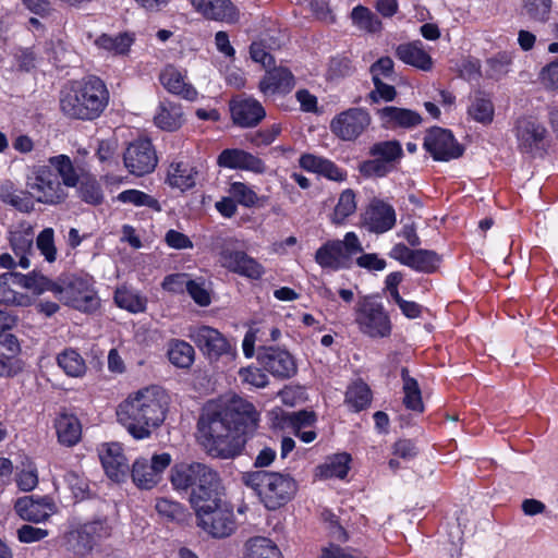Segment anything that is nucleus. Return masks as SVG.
Segmentation results:
<instances>
[{
	"mask_svg": "<svg viewBox=\"0 0 558 558\" xmlns=\"http://www.w3.org/2000/svg\"><path fill=\"white\" fill-rule=\"evenodd\" d=\"M34 234L27 230H16L11 232L10 243L14 254L20 258L19 265L26 269L29 267L27 253L32 251Z\"/></svg>",
	"mask_w": 558,
	"mask_h": 558,
	"instance_id": "obj_38",
	"label": "nucleus"
},
{
	"mask_svg": "<svg viewBox=\"0 0 558 558\" xmlns=\"http://www.w3.org/2000/svg\"><path fill=\"white\" fill-rule=\"evenodd\" d=\"M189 338L210 360H218L231 350L229 341L222 333L209 326L191 327Z\"/></svg>",
	"mask_w": 558,
	"mask_h": 558,
	"instance_id": "obj_17",
	"label": "nucleus"
},
{
	"mask_svg": "<svg viewBox=\"0 0 558 558\" xmlns=\"http://www.w3.org/2000/svg\"><path fill=\"white\" fill-rule=\"evenodd\" d=\"M229 192L233 199L245 207L255 205L257 201L256 193L242 182H233Z\"/></svg>",
	"mask_w": 558,
	"mask_h": 558,
	"instance_id": "obj_59",
	"label": "nucleus"
},
{
	"mask_svg": "<svg viewBox=\"0 0 558 558\" xmlns=\"http://www.w3.org/2000/svg\"><path fill=\"white\" fill-rule=\"evenodd\" d=\"M521 12L533 22L546 23L551 12V0H522Z\"/></svg>",
	"mask_w": 558,
	"mask_h": 558,
	"instance_id": "obj_43",
	"label": "nucleus"
},
{
	"mask_svg": "<svg viewBox=\"0 0 558 558\" xmlns=\"http://www.w3.org/2000/svg\"><path fill=\"white\" fill-rule=\"evenodd\" d=\"M54 295L78 311L88 312L98 305L93 290L80 278H68L58 282Z\"/></svg>",
	"mask_w": 558,
	"mask_h": 558,
	"instance_id": "obj_11",
	"label": "nucleus"
},
{
	"mask_svg": "<svg viewBox=\"0 0 558 558\" xmlns=\"http://www.w3.org/2000/svg\"><path fill=\"white\" fill-rule=\"evenodd\" d=\"M259 364L272 376L287 379L295 375L296 364L293 356L278 347H262L258 349Z\"/></svg>",
	"mask_w": 558,
	"mask_h": 558,
	"instance_id": "obj_18",
	"label": "nucleus"
},
{
	"mask_svg": "<svg viewBox=\"0 0 558 558\" xmlns=\"http://www.w3.org/2000/svg\"><path fill=\"white\" fill-rule=\"evenodd\" d=\"M217 163L223 168L247 170L255 173H264L266 170L260 158L239 148L223 149L217 158Z\"/></svg>",
	"mask_w": 558,
	"mask_h": 558,
	"instance_id": "obj_22",
	"label": "nucleus"
},
{
	"mask_svg": "<svg viewBox=\"0 0 558 558\" xmlns=\"http://www.w3.org/2000/svg\"><path fill=\"white\" fill-rule=\"evenodd\" d=\"M155 508L160 515L171 521H181L184 518V508L177 501L161 498L157 500Z\"/></svg>",
	"mask_w": 558,
	"mask_h": 558,
	"instance_id": "obj_57",
	"label": "nucleus"
},
{
	"mask_svg": "<svg viewBox=\"0 0 558 558\" xmlns=\"http://www.w3.org/2000/svg\"><path fill=\"white\" fill-rule=\"evenodd\" d=\"M373 83L375 88L368 95L372 102H378L380 99L392 101L396 98L397 90L392 85L384 83L381 78L378 77H375Z\"/></svg>",
	"mask_w": 558,
	"mask_h": 558,
	"instance_id": "obj_61",
	"label": "nucleus"
},
{
	"mask_svg": "<svg viewBox=\"0 0 558 558\" xmlns=\"http://www.w3.org/2000/svg\"><path fill=\"white\" fill-rule=\"evenodd\" d=\"M48 535V531L33 525L24 524L17 530V537L22 543L41 541Z\"/></svg>",
	"mask_w": 558,
	"mask_h": 558,
	"instance_id": "obj_63",
	"label": "nucleus"
},
{
	"mask_svg": "<svg viewBox=\"0 0 558 558\" xmlns=\"http://www.w3.org/2000/svg\"><path fill=\"white\" fill-rule=\"evenodd\" d=\"M167 354L169 361L180 368H190L195 359L194 348L189 342L180 339L169 341Z\"/></svg>",
	"mask_w": 558,
	"mask_h": 558,
	"instance_id": "obj_36",
	"label": "nucleus"
},
{
	"mask_svg": "<svg viewBox=\"0 0 558 558\" xmlns=\"http://www.w3.org/2000/svg\"><path fill=\"white\" fill-rule=\"evenodd\" d=\"M123 161L131 174L143 177L154 171L158 158L149 140H138L129 145Z\"/></svg>",
	"mask_w": 558,
	"mask_h": 558,
	"instance_id": "obj_13",
	"label": "nucleus"
},
{
	"mask_svg": "<svg viewBox=\"0 0 558 558\" xmlns=\"http://www.w3.org/2000/svg\"><path fill=\"white\" fill-rule=\"evenodd\" d=\"M16 484L23 492H31L38 485V474L32 461L23 462V469L17 473Z\"/></svg>",
	"mask_w": 558,
	"mask_h": 558,
	"instance_id": "obj_55",
	"label": "nucleus"
},
{
	"mask_svg": "<svg viewBox=\"0 0 558 558\" xmlns=\"http://www.w3.org/2000/svg\"><path fill=\"white\" fill-rule=\"evenodd\" d=\"M246 558H281V553L271 539L258 536L247 541Z\"/></svg>",
	"mask_w": 558,
	"mask_h": 558,
	"instance_id": "obj_40",
	"label": "nucleus"
},
{
	"mask_svg": "<svg viewBox=\"0 0 558 558\" xmlns=\"http://www.w3.org/2000/svg\"><path fill=\"white\" fill-rule=\"evenodd\" d=\"M233 122L242 128L257 125L266 116L265 109L253 98L231 102Z\"/></svg>",
	"mask_w": 558,
	"mask_h": 558,
	"instance_id": "obj_26",
	"label": "nucleus"
},
{
	"mask_svg": "<svg viewBox=\"0 0 558 558\" xmlns=\"http://www.w3.org/2000/svg\"><path fill=\"white\" fill-rule=\"evenodd\" d=\"M197 13L209 21L235 24L240 11L231 0H190Z\"/></svg>",
	"mask_w": 558,
	"mask_h": 558,
	"instance_id": "obj_20",
	"label": "nucleus"
},
{
	"mask_svg": "<svg viewBox=\"0 0 558 558\" xmlns=\"http://www.w3.org/2000/svg\"><path fill=\"white\" fill-rule=\"evenodd\" d=\"M50 166L57 171L58 179L62 180L64 187H75L82 180L78 169L66 155H59L49 158Z\"/></svg>",
	"mask_w": 558,
	"mask_h": 558,
	"instance_id": "obj_35",
	"label": "nucleus"
},
{
	"mask_svg": "<svg viewBox=\"0 0 558 558\" xmlns=\"http://www.w3.org/2000/svg\"><path fill=\"white\" fill-rule=\"evenodd\" d=\"M244 482L257 492L265 507L270 510H276L286 505L298 490L293 477L277 472H252L244 476Z\"/></svg>",
	"mask_w": 558,
	"mask_h": 558,
	"instance_id": "obj_5",
	"label": "nucleus"
},
{
	"mask_svg": "<svg viewBox=\"0 0 558 558\" xmlns=\"http://www.w3.org/2000/svg\"><path fill=\"white\" fill-rule=\"evenodd\" d=\"M223 495L213 498L211 502L194 508L197 525L213 537H227L235 529L232 508L222 499Z\"/></svg>",
	"mask_w": 558,
	"mask_h": 558,
	"instance_id": "obj_6",
	"label": "nucleus"
},
{
	"mask_svg": "<svg viewBox=\"0 0 558 558\" xmlns=\"http://www.w3.org/2000/svg\"><path fill=\"white\" fill-rule=\"evenodd\" d=\"M396 54L404 63L421 70L427 71L432 68V58L422 49L420 41L399 45Z\"/></svg>",
	"mask_w": 558,
	"mask_h": 558,
	"instance_id": "obj_34",
	"label": "nucleus"
},
{
	"mask_svg": "<svg viewBox=\"0 0 558 558\" xmlns=\"http://www.w3.org/2000/svg\"><path fill=\"white\" fill-rule=\"evenodd\" d=\"M353 24L361 31L377 33L381 29V21L376 13L363 5L355 7L351 12Z\"/></svg>",
	"mask_w": 558,
	"mask_h": 558,
	"instance_id": "obj_42",
	"label": "nucleus"
},
{
	"mask_svg": "<svg viewBox=\"0 0 558 558\" xmlns=\"http://www.w3.org/2000/svg\"><path fill=\"white\" fill-rule=\"evenodd\" d=\"M132 43L133 38L126 33L119 34L117 36L102 34L95 40V44L99 48L113 52L114 54L126 53Z\"/></svg>",
	"mask_w": 558,
	"mask_h": 558,
	"instance_id": "obj_45",
	"label": "nucleus"
},
{
	"mask_svg": "<svg viewBox=\"0 0 558 558\" xmlns=\"http://www.w3.org/2000/svg\"><path fill=\"white\" fill-rule=\"evenodd\" d=\"M109 535V527L102 520H96L70 531L64 536L66 550L83 557L94 547L97 539Z\"/></svg>",
	"mask_w": 558,
	"mask_h": 558,
	"instance_id": "obj_10",
	"label": "nucleus"
},
{
	"mask_svg": "<svg viewBox=\"0 0 558 558\" xmlns=\"http://www.w3.org/2000/svg\"><path fill=\"white\" fill-rule=\"evenodd\" d=\"M114 302L119 307L131 313L144 312L146 308V299L125 288L117 289Z\"/></svg>",
	"mask_w": 558,
	"mask_h": 558,
	"instance_id": "obj_47",
	"label": "nucleus"
},
{
	"mask_svg": "<svg viewBox=\"0 0 558 558\" xmlns=\"http://www.w3.org/2000/svg\"><path fill=\"white\" fill-rule=\"evenodd\" d=\"M355 323L372 338H385L391 332V323L383 305L369 296L361 298L355 307Z\"/></svg>",
	"mask_w": 558,
	"mask_h": 558,
	"instance_id": "obj_8",
	"label": "nucleus"
},
{
	"mask_svg": "<svg viewBox=\"0 0 558 558\" xmlns=\"http://www.w3.org/2000/svg\"><path fill=\"white\" fill-rule=\"evenodd\" d=\"M355 69L352 61L344 56H337L331 58L328 68V77L330 80H338L350 76L354 73Z\"/></svg>",
	"mask_w": 558,
	"mask_h": 558,
	"instance_id": "obj_56",
	"label": "nucleus"
},
{
	"mask_svg": "<svg viewBox=\"0 0 558 558\" xmlns=\"http://www.w3.org/2000/svg\"><path fill=\"white\" fill-rule=\"evenodd\" d=\"M161 85L171 94L185 100L193 101L197 98V90L185 81V76L173 65H167L159 75Z\"/></svg>",
	"mask_w": 558,
	"mask_h": 558,
	"instance_id": "obj_28",
	"label": "nucleus"
},
{
	"mask_svg": "<svg viewBox=\"0 0 558 558\" xmlns=\"http://www.w3.org/2000/svg\"><path fill=\"white\" fill-rule=\"evenodd\" d=\"M170 463L171 456L166 452L154 454L150 460L140 458L132 465V480L138 488L151 489L160 482L163 471Z\"/></svg>",
	"mask_w": 558,
	"mask_h": 558,
	"instance_id": "obj_12",
	"label": "nucleus"
},
{
	"mask_svg": "<svg viewBox=\"0 0 558 558\" xmlns=\"http://www.w3.org/2000/svg\"><path fill=\"white\" fill-rule=\"evenodd\" d=\"M54 427L60 444L72 447L82 435V426L78 418L72 414L62 413L54 422Z\"/></svg>",
	"mask_w": 558,
	"mask_h": 558,
	"instance_id": "obj_32",
	"label": "nucleus"
},
{
	"mask_svg": "<svg viewBox=\"0 0 558 558\" xmlns=\"http://www.w3.org/2000/svg\"><path fill=\"white\" fill-rule=\"evenodd\" d=\"M220 262L222 267L231 272L252 280L260 279L265 272L264 266L244 251L228 247L222 248L220 252Z\"/></svg>",
	"mask_w": 558,
	"mask_h": 558,
	"instance_id": "obj_19",
	"label": "nucleus"
},
{
	"mask_svg": "<svg viewBox=\"0 0 558 558\" xmlns=\"http://www.w3.org/2000/svg\"><path fill=\"white\" fill-rule=\"evenodd\" d=\"M295 85V80L292 72L283 66H274L267 70L266 74L259 82V90L265 96H272L275 94H288Z\"/></svg>",
	"mask_w": 558,
	"mask_h": 558,
	"instance_id": "obj_25",
	"label": "nucleus"
},
{
	"mask_svg": "<svg viewBox=\"0 0 558 558\" xmlns=\"http://www.w3.org/2000/svg\"><path fill=\"white\" fill-rule=\"evenodd\" d=\"M546 133V129L532 118L522 117L515 122V136L522 151L530 153L538 148Z\"/></svg>",
	"mask_w": 558,
	"mask_h": 558,
	"instance_id": "obj_24",
	"label": "nucleus"
},
{
	"mask_svg": "<svg viewBox=\"0 0 558 558\" xmlns=\"http://www.w3.org/2000/svg\"><path fill=\"white\" fill-rule=\"evenodd\" d=\"M373 81L375 77L380 78L381 76L387 80H392L395 74L393 61L389 57H381L371 65L369 69Z\"/></svg>",
	"mask_w": 558,
	"mask_h": 558,
	"instance_id": "obj_62",
	"label": "nucleus"
},
{
	"mask_svg": "<svg viewBox=\"0 0 558 558\" xmlns=\"http://www.w3.org/2000/svg\"><path fill=\"white\" fill-rule=\"evenodd\" d=\"M27 186L36 194L38 202L50 205L63 203L68 197L64 185L50 167L39 166L34 169Z\"/></svg>",
	"mask_w": 558,
	"mask_h": 558,
	"instance_id": "obj_9",
	"label": "nucleus"
},
{
	"mask_svg": "<svg viewBox=\"0 0 558 558\" xmlns=\"http://www.w3.org/2000/svg\"><path fill=\"white\" fill-rule=\"evenodd\" d=\"M251 58L260 63L265 69L275 64V58L266 50L263 43H253L250 47Z\"/></svg>",
	"mask_w": 558,
	"mask_h": 558,
	"instance_id": "obj_64",
	"label": "nucleus"
},
{
	"mask_svg": "<svg viewBox=\"0 0 558 558\" xmlns=\"http://www.w3.org/2000/svg\"><path fill=\"white\" fill-rule=\"evenodd\" d=\"M19 272L9 271L0 275V304L28 306L32 299L24 293L17 292L14 287H20Z\"/></svg>",
	"mask_w": 558,
	"mask_h": 558,
	"instance_id": "obj_31",
	"label": "nucleus"
},
{
	"mask_svg": "<svg viewBox=\"0 0 558 558\" xmlns=\"http://www.w3.org/2000/svg\"><path fill=\"white\" fill-rule=\"evenodd\" d=\"M401 378L403 380L404 405L410 410L423 412L424 405L416 379L409 375V371L405 367L401 369Z\"/></svg>",
	"mask_w": 558,
	"mask_h": 558,
	"instance_id": "obj_39",
	"label": "nucleus"
},
{
	"mask_svg": "<svg viewBox=\"0 0 558 558\" xmlns=\"http://www.w3.org/2000/svg\"><path fill=\"white\" fill-rule=\"evenodd\" d=\"M154 120L155 124L161 130L175 131L184 122L182 108L179 104L162 101Z\"/></svg>",
	"mask_w": 558,
	"mask_h": 558,
	"instance_id": "obj_33",
	"label": "nucleus"
},
{
	"mask_svg": "<svg viewBox=\"0 0 558 558\" xmlns=\"http://www.w3.org/2000/svg\"><path fill=\"white\" fill-rule=\"evenodd\" d=\"M78 183V195L82 201L92 205H98L102 203V191L96 179L90 177H83Z\"/></svg>",
	"mask_w": 558,
	"mask_h": 558,
	"instance_id": "obj_52",
	"label": "nucleus"
},
{
	"mask_svg": "<svg viewBox=\"0 0 558 558\" xmlns=\"http://www.w3.org/2000/svg\"><path fill=\"white\" fill-rule=\"evenodd\" d=\"M0 199L23 213H28L33 209L31 198L24 192L16 193L9 185L0 187Z\"/></svg>",
	"mask_w": 558,
	"mask_h": 558,
	"instance_id": "obj_51",
	"label": "nucleus"
},
{
	"mask_svg": "<svg viewBox=\"0 0 558 558\" xmlns=\"http://www.w3.org/2000/svg\"><path fill=\"white\" fill-rule=\"evenodd\" d=\"M469 114L477 122L489 123L494 116V106L489 99L475 97L469 108Z\"/></svg>",
	"mask_w": 558,
	"mask_h": 558,
	"instance_id": "obj_54",
	"label": "nucleus"
},
{
	"mask_svg": "<svg viewBox=\"0 0 558 558\" xmlns=\"http://www.w3.org/2000/svg\"><path fill=\"white\" fill-rule=\"evenodd\" d=\"M118 199L135 206H147L156 211L161 210V206L156 198L138 190L123 191L118 195Z\"/></svg>",
	"mask_w": 558,
	"mask_h": 558,
	"instance_id": "obj_53",
	"label": "nucleus"
},
{
	"mask_svg": "<svg viewBox=\"0 0 558 558\" xmlns=\"http://www.w3.org/2000/svg\"><path fill=\"white\" fill-rule=\"evenodd\" d=\"M351 457L348 453H339L332 457L327 463L319 466L320 476L324 478H343L349 471Z\"/></svg>",
	"mask_w": 558,
	"mask_h": 558,
	"instance_id": "obj_49",
	"label": "nucleus"
},
{
	"mask_svg": "<svg viewBox=\"0 0 558 558\" xmlns=\"http://www.w3.org/2000/svg\"><path fill=\"white\" fill-rule=\"evenodd\" d=\"M198 430L204 438L203 445L208 453L221 459H230L239 454L240 446L245 439H239L231 425V420L221 409H205L201 415Z\"/></svg>",
	"mask_w": 558,
	"mask_h": 558,
	"instance_id": "obj_4",
	"label": "nucleus"
},
{
	"mask_svg": "<svg viewBox=\"0 0 558 558\" xmlns=\"http://www.w3.org/2000/svg\"><path fill=\"white\" fill-rule=\"evenodd\" d=\"M168 405L169 397L166 391L159 386H149L122 402L117 415L134 438L143 439L163 423Z\"/></svg>",
	"mask_w": 558,
	"mask_h": 558,
	"instance_id": "obj_1",
	"label": "nucleus"
},
{
	"mask_svg": "<svg viewBox=\"0 0 558 558\" xmlns=\"http://www.w3.org/2000/svg\"><path fill=\"white\" fill-rule=\"evenodd\" d=\"M58 364L71 377H81L86 372L84 359L73 349H66L58 355Z\"/></svg>",
	"mask_w": 558,
	"mask_h": 558,
	"instance_id": "obj_41",
	"label": "nucleus"
},
{
	"mask_svg": "<svg viewBox=\"0 0 558 558\" xmlns=\"http://www.w3.org/2000/svg\"><path fill=\"white\" fill-rule=\"evenodd\" d=\"M356 209L355 194L352 190L343 191L335 207L331 220L336 225L342 223L347 217L352 215Z\"/></svg>",
	"mask_w": 558,
	"mask_h": 558,
	"instance_id": "obj_50",
	"label": "nucleus"
},
{
	"mask_svg": "<svg viewBox=\"0 0 558 558\" xmlns=\"http://www.w3.org/2000/svg\"><path fill=\"white\" fill-rule=\"evenodd\" d=\"M425 149L438 161H449L463 155L464 148L449 130L434 126L424 138Z\"/></svg>",
	"mask_w": 558,
	"mask_h": 558,
	"instance_id": "obj_16",
	"label": "nucleus"
},
{
	"mask_svg": "<svg viewBox=\"0 0 558 558\" xmlns=\"http://www.w3.org/2000/svg\"><path fill=\"white\" fill-rule=\"evenodd\" d=\"M341 241H328L320 246L315 254V260L323 268H330L333 270L340 268H348L351 264L348 257L343 254Z\"/></svg>",
	"mask_w": 558,
	"mask_h": 558,
	"instance_id": "obj_30",
	"label": "nucleus"
},
{
	"mask_svg": "<svg viewBox=\"0 0 558 558\" xmlns=\"http://www.w3.org/2000/svg\"><path fill=\"white\" fill-rule=\"evenodd\" d=\"M171 483L177 490L189 494L192 508H196L213 498L223 495V485L219 473L201 462H181L171 469Z\"/></svg>",
	"mask_w": 558,
	"mask_h": 558,
	"instance_id": "obj_2",
	"label": "nucleus"
},
{
	"mask_svg": "<svg viewBox=\"0 0 558 558\" xmlns=\"http://www.w3.org/2000/svg\"><path fill=\"white\" fill-rule=\"evenodd\" d=\"M383 125L388 129L413 128L422 122L420 113L416 111L388 106L378 110Z\"/></svg>",
	"mask_w": 558,
	"mask_h": 558,
	"instance_id": "obj_29",
	"label": "nucleus"
},
{
	"mask_svg": "<svg viewBox=\"0 0 558 558\" xmlns=\"http://www.w3.org/2000/svg\"><path fill=\"white\" fill-rule=\"evenodd\" d=\"M108 100L109 93L105 83L96 76H89L62 93L60 108L69 118L93 120L101 114Z\"/></svg>",
	"mask_w": 558,
	"mask_h": 558,
	"instance_id": "obj_3",
	"label": "nucleus"
},
{
	"mask_svg": "<svg viewBox=\"0 0 558 558\" xmlns=\"http://www.w3.org/2000/svg\"><path fill=\"white\" fill-rule=\"evenodd\" d=\"M440 263V256L435 251L414 250L410 267L425 274L435 272Z\"/></svg>",
	"mask_w": 558,
	"mask_h": 558,
	"instance_id": "obj_46",
	"label": "nucleus"
},
{
	"mask_svg": "<svg viewBox=\"0 0 558 558\" xmlns=\"http://www.w3.org/2000/svg\"><path fill=\"white\" fill-rule=\"evenodd\" d=\"M98 452L106 474L114 482L123 481L129 472V463L121 445L118 442L102 444Z\"/></svg>",
	"mask_w": 558,
	"mask_h": 558,
	"instance_id": "obj_21",
	"label": "nucleus"
},
{
	"mask_svg": "<svg viewBox=\"0 0 558 558\" xmlns=\"http://www.w3.org/2000/svg\"><path fill=\"white\" fill-rule=\"evenodd\" d=\"M538 78L546 89L558 92V58L542 68Z\"/></svg>",
	"mask_w": 558,
	"mask_h": 558,
	"instance_id": "obj_60",
	"label": "nucleus"
},
{
	"mask_svg": "<svg viewBox=\"0 0 558 558\" xmlns=\"http://www.w3.org/2000/svg\"><path fill=\"white\" fill-rule=\"evenodd\" d=\"M197 171L184 162H177L170 166L168 171L167 182L173 187L182 191L192 189L196 181L195 175Z\"/></svg>",
	"mask_w": 558,
	"mask_h": 558,
	"instance_id": "obj_37",
	"label": "nucleus"
},
{
	"mask_svg": "<svg viewBox=\"0 0 558 558\" xmlns=\"http://www.w3.org/2000/svg\"><path fill=\"white\" fill-rule=\"evenodd\" d=\"M368 154L372 159L360 163V173L368 178H383L397 168L403 157V149L399 141L390 140L373 144Z\"/></svg>",
	"mask_w": 558,
	"mask_h": 558,
	"instance_id": "obj_7",
	"label": "nucleus"
},
{
	"mask_svg": "<svg viewBox=\"0 0 558 558\" xmlns=\"http://www.w3.org/2000/svg\"><path fill=\"white\" fill-rule=\"evenodd\" d=\"M369 113L362 108H350L330 122L331 132L342 141L356 140L369 125Z\"/></svg>",
	"mask_w": 558,
	"mask_h": 558,
	"instance_id": "obj_14",
	"label": "nucleus"
},
{
	"mask_svg": "<svg viewBox=\"0 0 558 558\" xmlns=\"http://www.w3.org/2000/svg\"><path fill=\"white\" fill-rule=\"evenodd\" d=\"M225 415L230 417L231 425L239 439H241V436L254 433L258 426L259 414L255 407L240 397H233L229 400L225 405Z\"/></svg>",
	"mask_w": 558,
	"mask_h": 558,
	"instance_id": "obj_15",
	"label": "nucleus"
},
{
	"mask_svg": "<svg viewBox=\"0 0 558 558\" xmlns=\"http://www.w3.org/2000/svg\"><path fill=\"white\" fill-rule=\"evenodd\" d=\"M371 389L362 381L353 384L345 392V402L356 412L365 409L371 403Z\"/></svg>",
	"mask_w": 558,
	"mask_h": 558,
	"instance_id": "obj_48",
	"label": "nucleus"
},
{
	"mask_svg": "<svg viewBox=\"0 0 558 558\" xmlns=\"http://www.w3.org/2000/svg\"><path fill=\"white\" fill-rule=\"evenodd\" d=\"M20 287L32 290L34 293L40 294L45 291L56 292L58 282L51 281L44 275L33 271L28 275L19 272Z\"/></svg>",
	"mask_w": 558,
	"mask_h": 558,
	"instance_id": "obj_44",
	"label": "nucleus"
},
{
	"mask_svg": "<svg viewBox=\"0 0 558 558\" xmlns=\"http://www.w3.org/2000/svg\"><path fill=\"white\" fill-rule=\"evenodd\" d=\"M395 223V209L379 199H374L364 214V226L375 233H384L390 230Z\"/></svg>",
	"mask_w": 558,
	"mask_h": 558,
	"instance_id": "obj_23",
	"label": "nucleus"
},
{
	"mask_svg": "<svg viewBox=\"0 0 558 558\" xmlns=\"http://www.w3.org/2000/svg\"><path fill=\"white\" fill-rule=\"evenodd\" d=\"M36 244L46 260L52 263L56 260L57 250L53 241V230L44 229L37 236Z\"/></svg>",
	"mask_w": 558,
	"mask_h": 558,
	"instance_id": "obj_58",
	"label": "nucleus"
},
{
	"mask_svg": "<svg viewBox=\"0 0 558 558\" xmlns=\"http://www.w3.org/2000/svg\"><path fill=\"white\" fill-rule=\"evenodd\" d=\"M14 509L23 520L39 523L50 517L53 504L48 498L35 500L32 496H25L15 501Z\"/></svg>",
	"mask_w": 558,
	"mask_h": 558,
	"instance_id": "obj_27",
	"label": "nucleus"
}]
</instances>
